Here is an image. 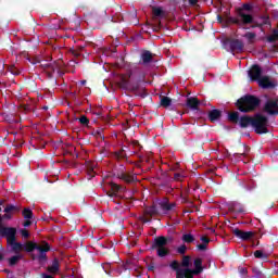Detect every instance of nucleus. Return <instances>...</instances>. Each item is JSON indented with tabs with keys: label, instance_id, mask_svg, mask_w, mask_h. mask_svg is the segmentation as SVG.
Instances as JSON below:
<instances>
[{
	"label": "nucleus",
	"instance_id": "40",
	"mask_svg": "<svg viewBox=\"0 0 278 278\" xmlns=\"http://www.w3.org/2000/svg\"><path fill=\"white\" fill-rule=\"evenodd\" d=\"M0 260H3V255L0 254Z\"/></svg>",
	"mask_w": 278,
	"mask_h": 278
},
{
	"label": "nucleus",
	"instance_id": "7",
	"mask_svg": "<svg viewBox=\"0 0 278 278\" xmlns=\"http://www.w3.org/2000/svg\"><path fill=\"white\" fill-rule=\"evenodd\" d=\"M251 10V4H243V7L239 10V16L242 23L249 24L253 23V17L249 14Z\"/></svg>",
	"mask_w": 278,
	"mask_h": 278
},
{
	"label": "nucleus",
	"instance_id": "14",
	"mask_svg": "<svg viewBox=\"0 0 278 278\" xmlns=\"http://www.w3.org/2000/svg\"><path fill=\"white\" fill-rule=\"evenodd\" d=\"M232 49H237V51H242L244 49V43L240 40L232 41Z\"/></svg>",
	"mask_w": 278,
	"mask_h": 278
},
{
	"label": "nucleus",
	"instance_id": "32",
	"mask_svg": "<svg viewBox=\"0 0 278 278\" xmlns=\"http://www.w3.org/2000/svg\"><path fill=\"white\" fill-rule=\"evenodd\" d=\"M206 247H207V244L202 243V244H199V245H198V249H199L200 251H205Z\"/></svg>",
	"mask_w": 278,
	"mask_h": 278
},
{
	"label": "nucleus",
	"instance_id": "10",
	"mask_svg": "<svg viewBox=\"0 0 278 278\" xmlns=\"http://www.w3.org/2000/svg\"><path fill=\"white\" fill-rule=\"evenodd\" d=\"M201 102L197 98H188L187 99V108L191 110H198Z\"/></svg>",
	"mask_w": 278,
	"mask_h": 278
},
{
	"label": "nucleus",
	"instance_id": "11",
	"mask_svg": "<svg viewBox=\"0 0 278 278\" xmlns=\"http://www.w3.org/2000/svg\"><path fill=\"white\" fill-rule=\"evenodd\" d=\"M208 118L214 123V121H218L220 118V111L218 110H213L208 113Z\"/></svg>",
	"mask_w": 278,
	"mask_h": 278
},
{
	"label": "nucleus",
	"instance_id": "13",
	"mask_svg": "<svg viewBox=\"0 0 278 278\" xmlns=\"http://www.w3.org/2000/svg\"><path fill=\"white\" fill-rule=\"evenodd\" d=\"M141 58H142V62L144 64H149V62H151V59L153 58V55L151 54V52L146 51L142 53Z\"/></svg>",
	"mask_w": 278,
	"mask_h": 278
},
{
	"label": "nucleus",
	"instance_id": "24",
	"mask_svg": "<svg viewBox=\"0 0 278 278\" xmlns=\"http://www.w3.org/2000/svg\"><path fill=\"white\" fill-rule=\"evenodd\" d=\"M24 218H31V211L29 208L24 210L23 212Z\"/></svg>",
	"mask_w": 278,
	"mask_h": 278
},
{
	"label": "nucleus",
	"instance_id": "41",
	"mask_svg": "<svg viewBox=\"0 0 278 278\" xmlns=\"http://www.w3.org/2000/svg\"><path fill=\"white\" fill-rule=\"evenodd\" d=\"M264 23H268V20H265Z\"/></svg>",
	"mask_w": 278,
	"mask_h": 278
},
{
	"label": "nucleus",
	"instance_id": "6",
	"mask_svg": "<svg viewBox=\"0 0 278 278\" xmlns=\"http://www.w3.org/2000/svg\"><path fill=\"white\" fill-rule=\"evenodd\" d=\"M166 244H168V239L164 237H159L154 240V249H156L159 257H166V254L168 253Z\"/></svg>",
	"mask_w": 278,
	"mask_h": 278
},
{
	"label": "nucleus",
	"instance_id": "23",
	"mask_svg": "<svg viewBox=\"0 0 278 278\" xmlns=\"http://www.w3.org/2000/svg\"><path fill=\"white\" fill-rule=\"evenodd\" d=\"M162 8H153L154 16H162Z\"/></svg>",
	"mask_w": 278,
	"mask_h": 278
},
{
	"label": "nucleus",
	"instance_id": "35",
	"mask_svg": "<svg viewBox=\"0 0 278 278\" xmlns=\"http://www.w3.org/2000/svg\"><path fill=\"white\" fill-rule=\"evenodd\" d=\"M201 240L204 244H207L210 242V240L206 237H202Z\"/></svg>",
	"mask_w": 278,
	"mask_h": 278
},
{
	"label": "nucleus",
	"instance_id": "31",
	"mask_svg": "<svg viewBox=\"0 0 278 278\" xmlns=\"http://www.w3.org/2000/svg\"><path fill=\"white\" fill-rule=\"evenodd\" d=\"M18 260H21V256H13L11 257L10 262L11 264H15L16 262H18Z\"/></svg>",
	"mask_w": 278,
	"mask_h": 278
},
{
	"label": "nucleus",
	"instance_id": "27",
	"mask_svg": "<svg viewBox=\"0 0 278 278\" xmlns=\"http://www.w3.org/2000/svg\"><path fill=\"white\" fill-rule=\"evenodd\" d=\"M161 205H162L163 210H173V204L163 202Z\"/></svg>",
	"mask_w": 278,
	"mask_h": 278
},
{
	"label": "nucleus",
	"instance_id": "21",
	"mask_svg": "<svg viewBox=\"0 0 278 278\" xmlns=\"http://www.w3.org/2000/svg\"><path fill=\"white\" fill-rule=\"evenodd\" d=\"M238 112H232L229 114V121H231L232 123H237L238 122Z\"/></svg>",
	"mask_w": 278,
	"mask_h": 278
},
{
	"label": "nucleus",
	"instance_id": "2",
	"mask_svg": "<svg viewBox=\"0 0 278 278\" xmlns=\"http://www.w3.org/2000/svg\"><path fill=\"white\" fill-rule=\"evenodd\" d=\"M241 127H249L251 125L256 134H268V118L263 115H255L254 117L243 116L239 121Z\"/></svg>",
	"mask_w": 278,
	"mask_h": 278
},
{
	"label": "nucleus",
	"instance_id": "42",
	"mask_svg": "<svg viewBox=\"0 0 278 278\" xmlns=\"http://www.w3.org/2000/svg\"><path fill=\"white\" fill-rule=\"evenodd\" d=\"M0 212H1V207H0ZM0 223H1V217H0Z\"/></svg>",
	"mask_w": 278,
	"mask_h": 278
},
{
	"label": "nucleus",
	"instance_id": "37",
	"mask_svg": "<svg viewBox=\"0 0 278 278\" xmlns=\"http://www.w3.org/2000/svg\"><path fill=\"white\" fill-rule=\"evenodd\" d=\"M148 214H151V215L155 214V208L148 211Z\"/></svg>",
	"mask_w": 278,
	"mask_h": 278
},
{
	"label": "nucleus",
	"instance_id": "4",
	"mask_svg": "<svg viewBox=\"0 0 278 278\" xmlns=\"http://www.w3.org/2000/svg\"><path fill=\"white\" fill-rule=\"evenodd\" d=\"M257 105H260V100L252 96L241 98L237 102V108L240 110V112H251L252 110H255Z\"/></svg>",
	"mask_w": 278,
	"mask_h": 278
},
{
	"label": "nucleus",
	"instance_id": "19",
	"mask_svg": "<svg viewBox=\"0 0 278 278\" xmlns=\"http://www.w3.org/2000/svg\"><path fill=\"white\" fill-rule=\"evenodd\" d=\"M254 256L257 257L258 260H266V254L260 250L254 252Z\"/></svg>",
	"mask_w": 278,
	"mask_h": 278
},
{
	"label": "nucleus",
	"instance_id": "5",
	"mask_svg": "<svg viewBox=\"0 0 278 278\" xmlns=\"http://www.w3.org/2000/svg\"><path fill=\"white\" fill-rule=\"evenodd\" d=\"M203 261L201 258L194 260V269L185 268V270L178 271V278H193L194 275H201L203 273Z\"/></svg>",
	"mask_w": 278,
	"mask_h": 278
},
{
	"label": "nucleus",
	"instance_id": "33",
	"mask_svg": "<svg viewBox=\"0 0 278 278\" xmlns=\"http://www.w3.org/2000/svg\"><path fill=\"white\" fill-rule=\"evenodd\" d=\"M23 238H29V232L27 230H22Z\"/></svg>",
	"mask_w": 278,
	"mask_h": 278
},
{
	"label": "nucleus",
	"instance_id": "9",
	"mask_svg": "<svg viewBox=\"0 0 278 278\" xmlns=\"http://www.w3.org/2000/svg\"><path fill=\"white\" fill-rule=\"evenodd\" d=\"M233 233L237 238H240V240H251V238H253V232L251 231L244 232L240 229H235Z\"/></svg>",
	"mask_w": 278,
	"mask_h": 278
},
{
	"label": "nucleus",
	"instance_id": "22",
	"mask_svg": "<svg viewBox=\"0 0 278 278\" xmlns=\"http://www.w3.org/2000/svg\"><path fill=\"white\" fill-rule=\"evenodd\" d=\"M12 210H14V206H12V205L7 206L4 208V212H5L4 218H11L10 212H12Z\"/></svg>",
	"mask_w": 278,
	"mask_h": 278
},
{
	"label": "nucleus",
	"instance_id": "18",
	"mask_svg": "<svg viewBox=\"0 0 278 278\" xmlns=\"http://www.w3.org/2000/svg\"><path fill=\"white\" fill-rule=\"evenodd\" d=\"M110 188L112 190V193L109 194L110 197L116 195V192H118V190H121V187L116 184H111Z\"/></svg>",
	"mask_w": 278,
	"mask_h": 278
},
{
	"label": "nucleus",
	"instance_id": "29",
	"mask_svg": "<svg viewBox=\"0 0 278 278\" xmlns=\"http://www.w3.org/2000/svg\"><path fill=\"white\" fill-rule=\"evenodd\" d=\"M79 122L81 123V125H88V117L81 116V117L79 118Z\"/></svg>",
	"mask_w": 278,
	"mask_h": 278
},
{
	"label": "nucleus",
	"instance_id": "26",
	"mask_svg": "<svg viewBox=\"0 0 278 278\" xmlns=\"http://www.w3.org/2000/svg\"><path fill=\"white\" fill-rule=\"evenodd\" d=\"M245 38H247L248 40H250V42H252L253 39L255 38V34H253V33H247V34H245Z\"/></svg>",
	"mask_w": 278,
	"mask_h": 278
},
{
	"label": "nucleus",
	"instance_id": "20",
	"mask_svg": "<svg viewBox=\"0 0 278 278\" xmlns=\"http://www.w3.org/2000/svg\"><path fill=\"white\" fill-rule=\"evenodd\" d=\"M182 240H184V242L190 243V242L194 241V237H192V235H190V233H187V235L182 236Z\"/></svg>",
	"mask_w": 278,
	"mask_h": 278
},
{
	"label": "nucleus",
	"instance_id": "15",
	"mask_svg": "<svg viewBox=\"0 0 278 278\" xmlns=\"http://www.w3.org/2000/svg\"><path fill=\"white\" fill-rule=\"evenodd\" d=\"M49 273H58L60 270V263L58 261H53L52 265L48 268Z\"/></svg>",
	"mask_w": 278,
	"mask_h": 278
},
{
	"label": "nucleus",
	"instance_id": "39",
	"mask_svg": "<svg viewBox=\"0 0 278 278\" xmlns=\"http://www.w3.org/2000/svg\"><path fill=\"white\" fill-rule=\"evenodd\" d=\"M43 278H53L50 275H43Z\"/></svg>",
	"mask_w": 278,
	"mask_h": 278
},
{
	"label": "nucleus",
	"instance_id": "28",
	"mask_svg": "<svg viewBox=\"0 0 278 278\" xmlns=\"http://www.w3.org/2000/svg\"><path fill=\"white\" fill-rule=\"evenodd\" d=\"M122 179H124L125 181H127L128 184L134 181V178H131V176H127V175H122Z\"/></svg>",
	"mask_w": 278,
	"mask_h": 278
},
{
	"label": "nucleus",
	"instance_id": "16",
	"mask_svg": "<svg viewBox=\"0 0 278 278\" xmlns=\"http://www.w3.org/2000/svg\"><path fill=\"white\" fill-rule=\"evenodd\" d=\"M170 103H173V100H170V98H168V97L161 98V105L163 108H168L170 105Z\"/></svg>",
	"mask_w": 278,
	"mask_h": 278
},
{
	"label": "nucleus",
	"instance_id": "17",
	"mask_svg": "<svg viewBox=\"0 0 278 278\" xmlns=\"http://www.w3.org/2000/svg\"><path fill=\"white\" fill-rule=\"evenodd\" d=\"M190 264H192V260L190 258V256H184L182 262H181V266L184 268H188L190 266Z\"/></svg>",
	"mask_w": 278,
	"mask_h": 278
},
{
	"label": "nucleus",
	"instance_id": "12",
	"mask_svg": "<svg viewBox=\"0 0 278 278\" xmlns=\"http://www.w3.org/2000/svg\"><path fill=\"white\" fill-rule=\"evenodd\" d=\"M170 268H173V270H176V278H179V270H186V268H179V263L177 261L172 262Z\"/></svg>",
	"mask_w": 278,
	"mask_h": 278
},
{
	"label": "nucleus",
	"instance_id": "25",
	"mask_svg": "<svg viewBox=\"0 0 278 278\" xmlns=\"http://www.w3.org/2000/svg\"><path fill=\"white\" fill-rule=\"evenodd\" d=\"M269 42H274V40H278V30H275L273 36L268 38Z\"/></svg>",
	"mask_w": 278,
	"mask_h": 278
},
{
	"label": "nucleus",
	"instance_id": "30",
	"mask_svg": "<svg viewBox=\"0 0 278 278\" xmlns=\"http://www.w3.org/2000/svg\"><path fill=\"white\" fill-rule=\"evenodd\" d=\"M178 253H180L181 255H184V253H186V245H180L177 250Z\"/></svg>",
	"mask_w": 278,
	"mask_h": 278
},
{
	"label": "nucleus",
	"instance_id": "3",
	"mask_svg": "<svg viewBox=\"0 0 278 278\" xmlns=\"http://www.w3.org/2000/svg\"><path fill=\"white\" fill-rule=\"evenodd\" d=\"M249 77L252 81H258L261 88H275L277 81L271 80L268 76H262V68L257 65H253L249 71Z\"/></svg>",
	"mask_w": 278,
	"mask_h": 278
},
{
	"label": "nucleus",
	"instance_id": "36",
	"mask_svg": "<svg viewBox=\"0 0 278 278\" xmlns=\"http://www.w3.org/2000/svg\"><path fill=\"white\" fill-rule=\"evenodd\" d=\"M29 225H31V222L29 219H27L25 223H24V227H29Z\"/></svg>",
	"mask_w": 278,
	"mask_h": 278
},
{
	"label": "nucleus",
	"instance_id": "1",
	"mask_svg": "<svg viewBox=\"0 0 278 278\" xmlns=\"http://www.w3.org/2000/svg\"><path fill=\"white\" fill-rule=\"evenodd\" d=\"M0 233L1 236L7 237L8 247L11 249V251H14V253H21V251H27L28 253H31V251L36 249L38 255H34V260H36V257L39 260H45V253L49 251L48 243L37 245L34 242H27L25 244L16 242V229L14 228L0 227Z\"/></svg>",
	"mask_w": 278,
	"mask_h": 278
},
{
	"label": "nucleus",
	"instance_id": "8",
	"mask_svg": "<svg viewBox=\"0 0 278 278\" xmlns=\"http://www.w3.org/2000/svg\"><path fill=\"white\" fill-rule=\"evenodd\" d=\"M265 112H267V114H278L277 101H267V103L265 104Z\"/></svg>",
	"mask_w": 278,
	"mask_h": 278
},
{
	"label": "nucleus",
	"instance_id": "34",
	"mask_svg": "<svg viewBox=\"0 0 278 278\" xmlns=\"http://www.w3.org/2000/svg\"><path fill=\"white\" fill-rule=\"evenodd\" d=\"M190 5H197V3L199 2V0H188Z\"/></svg>",
	"mask_w": 278,
	"mask_h": 278
},
{
	"label": "nucleus",
	"instance_id": "38",
	"mask_svg": "<svg viewBox=\"0 0 278 278\" xmlns=\"http://www.w3.org/2000/svg\"><path fill=\"white\" fill-rule=\"evenodd\" d=\"M180 175L179 174H175V179H179Z\"/></svg>",
	"mask_w": 278,
	"mask_h": 278
}]
</instances>
